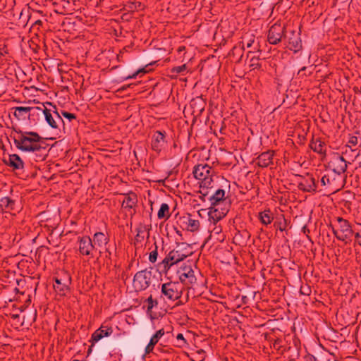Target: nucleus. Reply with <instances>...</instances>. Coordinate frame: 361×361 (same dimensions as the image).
I'll return each instance as SVG.
<instances>
[{
    "label": "nucleus",
    "instance_id": "nucleus-21",
    "mask_svg": "<svg viewBox=\"0 0 361 361\" xmlns=\"http://www.w3.org/2000/svg\"><path fill=\"white\" fill-rule=\"evenodd\" d=\"M149 226L145 224H140L136 228L137 234L135 237V243H142L144 239L149 237Z\"/></svg>",
    "mask_w": 361,
    "mask_h": 361
},
{
    "label": "nucleus",
    "instance_id": "nucleus-38",
    "mask_svg": "<svg viewBox=\"0 0 361 361\" xmlns=\"http://www.w3.org/2000/svg\"><path fill=\"white\" fill-rule=\"evenodd\" d=\"M176 339L178 342L177 345L179 347H183L188 344L186 340L185 339V338L182 334H178L176 336Z\"/></svg>",
    "mask_w": 361,
    "mask_h": 361
},
{
    "label": "nucleus",
    "instance_id": "nucleus-51",
    "mask_svg": "<svg viewBox=\"0 0 361 361\" xmlns=\"http://www.w3.org/2000/svg\"><path fill=\"white\" fill-rule=\"evenodd\" d=\"M300 293H301L302 294H303V295H308L310 294L309 293H307V292H304V291H302V288L300 289Z\"/></svg>",
    "mask_w": 361,
    "mask_h": 361
},
{
    "label": "nucleus",
    "instance_id": "nucleus-23",
    "mask_svg": "<svg viewBox=\"0 0 361 361\" xmlns=\"http://www.w3.org/2000/svg\"><path fill=\"white\" fill-rule=\"evenodd\" d=\"M311 149L320 154H326L325 143L320 139L312 138L309 145Z\"/></svg>",
    "mask_w": 361,
    "mask_h": 361
},
{
    "label": "nucleus",
    "instance_id": "nucleus-30",
    "mask_svg": "<svg viewBox=\"0 0 361 361\" xmlns=\"http://www.w3.org/2000/svg\"><path fill=\"white\" fill-rule=\"evenodd\" d=\"M170 208L168 204L162 203L157 213V217L159 219L167 220L170 216Z\"/></svg>",
    "mask_w": 361,
    "mask_h": 361
},
{
    "label": "nucleus",
    "instance_id": "nucleus-22",
    "mask_svg": "<svg viewBox=\"0 0 361 361\" xmlns=\"http://www.w3.org/2000/svg\"><path fill=\"white\" fill-rule=\"evenodd\" d=\"M125 199L122 202V207L125 209H130L135 207L137 202V195L134 192H129L125 194Z\"/></svg>",
    "mask_w": 361,
    "mask_h": 361
},
{
    "label": "nucleus",
    "instance_id": "nucleus-11",
    "mask_svg": "<svg viewBox=\"0 0 361 361\" xmlns=\"http://www.w3.org/2000/svg\"><path fill=\"white\" fill-rule=\"evenodd\" d=\"M177 275L181 283L185 285H192L196 283V277L190 265L183 264L177 270Z\"/></svg>",
    "mask_w": 361,
    "mask_h": 361
},
{
    "label": "nucleus",
    "instance_id": "nucleus-24",
    "mask_svg": "<svg viewBox=\"0 0 361 361\" xmlns=\"http://www.w3.org/2000/svg\"><path fill=\"white\" fill-rule=\"evenodd\" d=\"M15 202L8 197L0 200V213L10 212L14 210Z\"/></svg>",
    "mask_w": 361,
    "mask_h": 361
},
{
    "label": "nucleus",
    "instance_id": "nucleus-25",
    "mask_svg": "<svg viewBox=\"0 0 361 361\" xmlns=\"http://www.w3.org/2000/svg\"><path fill=\"white\" fill-rule=\"evenodd\" d=\"M31 111H36V107L17 106L15 108L14 116L18 120L25 119L26 115Z\"/></svg>",
    "mask_w": 361,
    "mask_h": 361
},
{
    "label": "nucleus",
    "instance_id": "nucleus-47",
    "mask_svg": "<svg viewBox=\"0 0 361 361\" xmlns=\"http://www.w3.org/2000/svg\"><path fill=\"white\" fill-rule=\"evenodd\" d=\"M307 69V67L306 66H303L302 68H301L299 71H298V75H300V76H302V75H306L305 73H302V72L305 71Z\"/></svg>",
    "mask_w": 361,
    "mask_h": 361
},
{
    "label": "nucleus",
    "instance_id": "nucleus-28",
    "mask_svg": "<svg viewBox=\"0 0 361 361\" xmlns=\"http://www.w3.org/2000/svg\"><path fill=\"white\" fill-rule=\"evenodd\" d=\"M245 50V44L244 42H240L237 45H235L231 52L229 53V55L235 56H238V59H237V62H240L242 57L243 56V52Z\"/></svg>",
    "mask_w": 361,
    "mask_h": 361
},
{
    "label": "nucleus",
    "instance_id": "nucleus-32",
    "mask_svg": "<svg viewBox=\"0 0 361 361\" xmlns=\"http://www.w3.org/2000/svg\"><path fill=\"white\" fill-rule=\"evenodd\" d=\"M104 337L102 335V332H101V331L99 330V329H97L96 331H94L92 333V334L91 336V339L90 341L91 342V345H90V348L88 349V353H90L91 352L92 346L97 342H98L99 341H100Z\"/></svg>",
    "mask_w": 361,
    "mask_h": 361
},
{
    "label": "nucleus",
    "instance_id": "nucleus-56",
    "mask_svg": "<svg viewBox=\"0 0 361 361\" xmlns=\"http://www.w3.org/2000/svg\"><path fill=\"white\" fill-rule=\"evenodd\" d=\"M302 229H303V231L306 230V227L304 226Z\"/></svg>",
    "mask_w": 361,
    "mask_h": 361
},
{
    "label": "nucleus",
    "instance_id": "nucleus-40",
    "mask_svg": "<svg viewBox=\"0 0 361 361\" xmlns=\"http://www.w3.org/2000/svg\"><path fill=\"white\" fill-rule=\"evenodd\" d=\"M157 256H158L157 246L155 245L154 250L152 251L149 253V262H152V263H154L157 261Z\"/></svg>",
    "mask_w": 361,
    "mask_h": 361
},
{
    "label": "nucleus",
    "instance_id": "nucleus-44",
    "mask_svg": "<svg viewBox=\"0 0 361 361\" xmlns=\"http://www.w3.org/2000/svg\"><path fill=\"white\" fill-rule=\"evenodd\" d=\"M348 143L350 144L352 146H355L358 143V138L356 136H351L349 138Z\"/></svg>",
    "mask_w": 361,
    "mask_h": 361
},
{
    "label": "nucleus",
    "instance_id": "nucleus-55",
    "mask_svg": "<svg viewBox=\"0 0 361 361\" xmlns=\"http://www.w3.org/2000/svg\"><path fill=\"white\" fill-rule=\"evenodd\" d=\"M257 53H260V50H259V49H257Z\"/></svg>",
    "mask_w": 361,
    "mask_h": 361
},
{
    "label": "nucleus",
    "instance_id": "nucleus-12",
    "mask_svg": "<svg viewBox=\"0 0 361 361\" xmlns=\"http://www.w3.org/2000/svg\"><path fill=\"white\" fill-rule=\"evenodd\" d=\"M285 32V27L280 23H274L269 30L268 42L271 44H277L281 41Z\"/></svg>",
    "mask_w": 361,
    "mask_h": 361
},
{
    "label": "nucleus",
    "instance_id": "nucleus-34",
    "mask_svg": "<svg viewBox=\"0 0 361 361\" xmlns=\"http://www.w3.org/2000/svg\"><path fill=\"white\" fill-rule=\"evenodd\" d=\"M165 334V331L164 329H161L158 330L150 338V341L157 344L159 339Z\"/></svg>",
    "mask_w": 361,
    "mask_h": 361
},
{
    "label": "nucleus",
    "instance_id": "nucleus-33",
    "mask_svg": "<svg viewBox=\"0 0 361 361\" xmlns=\"http://www.w3.org/2000/svg\"><path fill=\"white\" fill-rule=\"evenodd\" d=\"M99 330L101 331L102 335L103 337H108L111 336L114 331L111 326H109L107 325L102 324L99 328Z\"/></svg>",
    "mask_w": 361,
    "mask_h": 361
},
{
    "label": "nucleus",
    "instance_id": "nucleus-9",
    "mask_svg": "<svg viewBox=\"0 0 361 361\" xmlns=\"http://www.w3.org/2000/svg\"><path fill=\"white\" fill-rule=\"evenodd\" d=\"M161 297L164 300L175 301L180 298L182 290L178 282H167L161 285Z\"/></svg>",
    "mask_w": 361,
    "mask_h": 361
},
{
    "label": "nucleus",
    "instance_id": "nucleus-2",
    "mask_svg": "<svg viewBox=\"0 0 361 361\" xmlns=\"http://www.w3.org/2000/svg\"><path fill=\"white\" fill-rule=\"evenodd\" d=\"M192 173L194 177L199 180V192L200 194L199 197L202 202H205L206 197L209 195L210 190L213 188V176L215 174V171L208 164H201L194 167Z\"/></svg>",
    "mask_w": 361,
    "mask_h": 361
},
{
    "label": "nucleus",
    "instance_id": "nucleus-57",
    "mask_svg": "<svg viewBox=\"0 0 361 361\" xmlns=\"http://www.w3.org/2000/svg\"><path fill=\"white\" fill-rule=\"evenodd\" d=\"M73 361H80L79 360H73Z\"/></svg>",
    "mask_w": 361,
    "mask_h": 361
},
{
    "label": "nucleus",
    "instance_id": "nucleus-20",
    "mask_svg": "<svg viewBox=\"0 0 361 361\" xmlns=\"http://www.w3.org/2000/svg\"><path fill=\"white\" fill-rule=\"evenodd\" d=\"M274 154V151H270V150L262 152L257 158V165L262 168H265V167L269 166L270 164H273Z\"/></svg>",
    "mask_w": 361,
    "mask_h": 361
},
{
    "label": "nucleus",
    "instance_id": "nucleus-4",
    "mask_svg": "<svg viewBox=\"0 0 361 361\" xmlns=\"http://www.w3.org/2000/svg\"><path fill=\"white\" fill-rule=\"evenodd\" d=\"M208 200L210 202L211 207L209 208V215L212 219L220 220L226 214V212H219V209L216 207L221 203L225 200V190L223 189H218L212 195H209L206 200Z\"/></svg>",
    "mask_w": 361,
    "mask_h": 361
},
{
    "label": "nucleus",
    "instance_id": "nucleus-3",
    "mask_svg": "<svg viewBox=\"0 0 361 361\" xmlns=\"http://www.w3.org/2000/svg\"><path fill=\"white\" fill-rule=\"evenodd\" d=\"M337 228L332 227V232L335 237L345 244H350L353 240L355 230L353 229L351 224L342 217H337Z\"/></svg>",
    "mask_w": 361,
    "mask_h": 361
},
{
    "label": "nucleus",
    "instance_id": "nucleus-10",
    "mask_svg": "<svg viewBox=\"0 0 361 361\" xmlns=\"http://www.w3.org/2000/svg\"><path fill=\"white\" fill-rule=\"evenodd\" d=\"M152 272L150 270L144 269L137 271L133 278V285L136 291H141L147 289L150 283Z\"/></svg>",
    "mask_w": 361,
    "mask_h": 361
},
{
    "label": "nucleus",
    "instance_id": "nucleus-7",
    "mask_svg": "<svg viewBox=\"0 0 361 361\" xmlns=\"http://www.w3.org/2000/svg\"><path fill=\"white\" fill-rule=\"evenodd\" d=\"M187 255L179 250H173L170 251L164 259L158 264L159 269L161 272L166 274L170 268L177 263L184 260Z\"/></svg>",
    "mask_w": 361,
    "mask_h": 361
},
{
    "label": "nucleus",
    "instance_id": "nucleus-53",
    "mask_svg": "<svg viewBox=\"0 0 361 361\" xmlns=\"http://www.w3.org/2000/svg\"><path fill=\"white\" fill-rule=\"evenodd\" d=\"M185 49V47H180L178 48V51L180 52L182 50Z\"/></svg>",
    "mask_w": 361,
    "mask_h": 361
},
{
    "label": "nucleus",
    "instance_id": "nucleus-16",
    "mask_svg": "<svg viewBox=\"0 0 361 361\" xmlns=\"http://www.w3.org/2000/svg\"><path fill=\"white\" fill-rule=\"evenodd\" d=\"M152 149L160 152L166 145L165 140V132L157 131L154 134L152 140Z\"/></svg>",
    "mask_w": 361,
    "mask_h": 361
},
{
    "label": "nucleus",
    "instance_id": "nucleus-54",
    "mask_svg": "<svg viewBox=\"0 0 361 361\" xmlns=\"http://www.w3.org/2000/svg\"><path fill=\"white\" fill-rule=\"evenodd\" d=\"M127 88V86H123L121 89L123 90H126Z\"/></svg>",
    "mask_w": 361,
    "mask_h": 361
},
{
    "label": "nucleus",
    "instance_id": "nucleus-31",
    "mask_svg": "<svg viewBox=\"0 0 361 361\" xmlns=\"http://www.w3.org/2000/svg\"><path fill=\"white\" fill-rule=\"evenodd\" d=\"M190 104L193 109L197 108L196 111L197 113H201L204 109V102L200 97L192 99ZM193 112H195V110Z\"/></svg>",
    "mask_w": 361,
    "mask_h": 361
},
{
    "label": "nucleus",
    "instance_id": "nucleus-29",
    "mask_svg": "<svg viewBox=\"0 0 361 361\" xmlns=\"http://www.w3.org/2000/svg\"><path fill=\"white\" fill-rule=\"evenodd\" d=\"M254 51H249L247 54V57L250 58V67L252 69H259L262 67L261 63H259V54L255 56Z\"/></svg>",
    "mask_w": 361,
    "mask_h": 361
},
{
    "label": "nucleus",
    "instance_id": "nucleus-45",
    "mask_svg": "<svg viewBox=\"0 0 361 361\" xmlns=\"http://www.w3.org/2000/svg\"><path fill=\"white\" fill-rule=\"evenodd\" d=\"M255 42V37L254 36L252 35H250V39L247 40V43H246V47L247 48H250L252 47V45Z\"/></svg>",
    "mask_w": 361,
    "mask_h": 361
},
{
    "label": "nucleus",
    "instance_id": "nucleus-50",
    "mask_svg": "<svg viewBox=\"0 0 361 361\" xmlns=\"http://www.w3.org/2000/svg\"><path fill=\"white\" fill-rule=\"evenodd\" d=\"M37 310H35V312H34V317H33V320L35 321L36 319V317H37Z\"/></svg>",
    "mask_w": 361,
    "mask_h": 361
},
{
    "label": "nucleus",
    "instance_id": "nucleus-18",
    "mask_svg": "<svg viewBox=\"0 0 361 361\" xmlns=\"http://www.w3.org/2000/svg\"><path fill=\"white\" fill-rule=\"evenodd\" d=\"M3 161L6 165L12 168L13 170H21L24 169V162L18 154H10L8 159H4Z\"/></svg>",
    "mask_w": 361,
    "mask_h": 361
},
{
    "label": "nucleus",
    "instance_id": "nucleus-43",
    "mask_svg": "<svg viewBox=\"0 0 361 361\" xmlns=\"http://www.w3.org/2000/svg\"><path fill=\"white\" fill-rule=\"evenodd\" d=\"M155 345L156 344L149 341V343L147 344L145 350V354H149L152 353L154 350Z\"/></svg>",
    "mask_w": 361,
    "mask_h": 361
},
{
    "label": "nucleus",
    "instance_id": "nucleus-14",
    "mask_svg": "<svg viewBox=\"0 0 361 361\" xmlns=\"http://www.w3.org/2000/svg\"><path fill=\"white\" fill-rule=\"evenodd\" d=\"M92 240L93 245H95V249L103 248L104 247L105 251L107 253L106 257L110 258L111 252L110 251L109 247H106V245L109 241V238L108 235L102 232H97L94 234Z\"/></svg>",
    "mask_w": 361,
    "mask_h": 361
},
{
    "label": "nucleus",
    "instance_id": "nucleus-42",
    "mask_svg": "<svg viewBox=\"0 0 361 361\" xmlns=\"http://www.w3.org/2000/svg\"><path fill=\"white\" fill-rule=\"evenodd\" d=\"M353 236L355 237V243L361 246V228L357 231H355Z\"/></svg>",
    "mask_w": 361,
    "mask_h": 361
},
{
    "label": "nucleus",
    "instance_id": "nucleus-15",
    "mask_svg": "<svg viewBox=\"0 0 361 361\" xmlns=\"http://www.w3.org/2000/svg\"><path fill=\"white\" fill-rule=\"evenodd\" d=\"M298 188L304 192H315L317 190L315 178L310 175L302 177L301 180L298 183Z\"/></svg>",
    "mask_w": 361,
    "mask_h": 361
},
{
    "label": "nucleus",
    "instance_id": "nucleus-1",
    "mask_svg": "<svg viewBox=\"0 0 361 361\" xmlns=\"http://www.w3.org/2000/svg\"><path fill=\"white\" fill-rule=\"evenodd\" d=\"M16 135L11 136L15 146L20 151L32 152L35 161H42L47 156L46 147L43 146L42 137L36 132L15 130Z\"/></svg>",
    "mask_w": 361,
    "mask_h": 361
},
{
    "label": "nucleus",
    "instance_id": "nucleus-26",
    "mask_svg": "<svg viewBox=\"0 0 361 361\" xmlns=\"http://www.w3.org/2000/svg\"><path fill=\"white\" fill-rule=\"evenodd\" d=\"M183 223L186 225V229L188 231L195 232L200 228V221L191 218V215L188 214L187 217H183Z\"/></svg>",
    "mask_w": 361,
    "mask_h": 361
},
{
    "label": "nucleus",
    "instance_id": "nucleus-49",
    "mask_svg": "<svg viewBox=\"0 0 361 361\" xmlns=\"http://www.w3.org/2000/svg\"><path fill=\"white\" fill-rule=\"evenodd\" d=\"M307 361H318V360L314 356H311L307 358Z\"/></svg>",
    "mask_w": 361,
    "mask_h": 361
},
{
    "label": "nucleus",
    "instance_id": "nucleus-41",
    "mask_svg": "<svg viewBox=\"0 0 361 361\" xmlns=\"http://www.w3.org/2000/svg\"><path fill=\"white\" fill-rule=\"evenodd\" d=\"M147 71H146L145 68H140V69L137 70L136 72H135L133 74H132V75H129L126 76V77L125 78V80L131 79V78H136V76H137L139 73H147Z\"/></svg>",
    "mask_w": 361,
    "mask_h": 361
},
{
    "label": "nucleus",
    "instance_id": "nucleus-19",
    "mask_svg": "<svg viewBox=\"0 0 361 361\" xmlns=\"http://www.w3.org/2000/svg\"><path fill=\"white\" fill-rule=\"evenodd\" d=\"M300 33L294 30L290 32V36L288 37V47L290 50L297 52L302 49V41L300 37Z\"/></svg>",
    "mask_w": 361,
    "mask_h": 361
},
{
    "label": "nucleus",
    "instance_id": "nucleus-48",
    "mask_svg": "<svg viewBox=\"0 0 361 361\" xmlns=\"http://www.w3.org/2000/svg\"><path fill=\"white\" fill-rule=\"evenodd\" d=\"M4 84V78L0 75V92H3V87Z\"/></svg>",
    "mask_w": 361,
    "mask_h": 361
},
{
    "label": "nucleus",
    "instance_id": "nucleus-36",
    "mask_svg": "<svg viewBox=\"0 0 361 361\" xmlns=\"http://www.w3.org/2000/svg\"><path fill=\"white\" fill-rule=\"evenodd\" d=\"M274 226L277 227L281 231L286 230L287 226V222L286 219L283 216V221H276Z\"/></svg>",
    "mask_w": 361,
    "mask_h": 361
},
{
    "label": "nucleus",
    "instance_id": "nucleus-37",
    "mask_svg": "<svg viewBox=\"0 0 361 361\" xmlns=\"http://www.w3.org/2000/svg\"><path fill=\"white\" fill-rule=\"evenodd\" d=\"M146 301L147 302V311L148 312L151 311L152 309L154 307V306H157L158 305V302L157 300H154L152 295H150L147 299Z\"/></svg>",
    "mask_w": 361,
    "mask_h": 361
},
{
    "label": "nucleus",
    "instance_id": "nucleus-13",
    "mask_svg": "<svg viewBox=\"0 0 361 361\" xmlns=\"http://www.w3.org/2000/svg\"><path fill=\"white\" fill-rule=\"evenodd\" d=\"M78 244L80 254L85 256H93L95 245H93L92 238L87 235L78 237Z\"/></svg>",
    "mask_w": 361,
    "mask_h": 361
},
{
    "label": "nucleus",
    "instance_id": "nucleus-46",
    "mask_svg": "<svg viewBox=\"0 0 361 361\" xmlns=\"http://www.w3.org/2000/svg\"><path fill=\"white\" fill-rule=\"evenodd\" d=\"M281 341L280 339H277L274 341V347L275 348H281Z\"/></svg>",
    "mask_w": 361,
    "mask_h": 361
},
{
    "label": "nucleus",
    "instance_id": "nucleus-27",
    "mask_svg": "<svg viewBox=\"0 0 361 361\" xmlns=\"http://www.w3.org/2000/svg\"><path fill=\"white\" fill-rule=\"evenodd\" d=\"M258 219L262 224L268 226L273 221L274 215L270 209H266L259 213Z\"/></svg>",
    "mask_w": 361,
    "mask_h": 361
},
{
    "label": "nucleus",
    "instance_id": "nucleus-39",
    "mask_svg": "<svg viewBox=\"0 0 361 361\" xmlns=\"http://www.w3.org/2000/svg\"><path fill=\"white\" fill-rule=\"evenodd\" d=\"M185 69H186V65L183 64L181 66H175V67L172 68L171 70V72L172 73L179 74V73L185 71Z\"/></svg>",
    "mask_w": 361,
    "mask_h": 361
},
{
    "label": "nucleus",
    "instance_id": "nucleus-35",
    "mask_svg": "<svg viewBox=\"0 0 361 361\" xmlns=\"http://www.w3.org/2000/svg\"><path fill=\"white\" fill-rule=\"evenodd\" d=\"M59 114H61V117L63 116L64 118L68 119L69 121H71L73 120H75L76 119L75 114L70 113V112H67V111H66L64 110H61Z\"/></svg>",
    "mask_w": 361,
    "mask_h": 361
},
{
    "label": "nucleus",
    "instance_id": "nucleus-52",
    "mask_svg": "<svg viewBox=\"0 0 361 361\" xmlns=\"http://www.w3.org/2000/svg\"><path fill=\"white\" fill-rule=\"evenodd\" d=\"M35 25H41L42 24V21L40 20H37L35 23Z\"/></svg>",
    "mask_w": 361,
    "mask_h": 361
},
{
    "label": "nucleus",
    "instance_id": "nucleus-6",
    "mask_svg": "<svg viewBox=\"0 0 361 361\" xmlns=\"http://www.w3.org/2000/svg\"><path fill=\"white\" fill-rule=\"evenodd\" d=\"M49 104L53 107V110L47 109L44 104L42 107L36 106V110L41 111L43 113L45 121L51 128L59 129L61 123L65 126V123L61 117V114L57 111L56 105H52L51 103H49Z\"/></svg>",
    "mask_w": 361,
    "mask_h": 361
},
{
    "label": "nucleus",
    "instance_id": "nucleus-8",
    "mask_svg": "<svg viewBox=\"0 0 361 361\" xmlns=\"http://www.w3.org/2000/svg\"><path fill=\"white\" fill-rule=\"evenodd\" d=\"M349 164L350 163L347 161L343 155L335 152L331 154L328 166L334 172V176L341 178V175L346 171Z\"/></svg>",
    "mask_w": 361,
    "mask_h": 361
},
{
    "label": "nucleus",
    "instance_id": "nucleus-17",
    "mask_svg": "<svg viewBox=\"0 0 361 361\" xmlns=\"http://www.w3.org/2000/svg\"><path fill=\"white\" fill-rule=\"evenodd\" d=\"M321 184L322 186L329 188L330 190L336 192L343 187L342 184H338L336 182V176L334 175H324L321 178Z\"/></svg>",
    "mask_w": 361,
    "mask_h": 361
},
{
    "label": "nucleus",
    "instance_id": "nucleus-5",
    "mask_svg": "<svg viewBox=\"0 0 361 361\" xmlns=\"http://www.w3.org/2000/svg\"><path fill=\"white\" fill-rule=\"evenodd\" d=\"M54 288L58 295L65 296L70 291L72 280L68 271H61L57 273L54 277Z\"/></svg>",
    "mask_w": 361,
    "mask_h": 361
}]
</instances>
